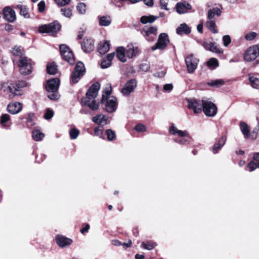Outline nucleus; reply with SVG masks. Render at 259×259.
<instances>
[{
    "label": "nucleus",
    "mask_w": 259,
    "mask_h": 259,
    "mask_svg": "<svg viewBox=\"0 0 259 259\" xmlns=\"http://www.w3.org/2000/svg\"><path fill=\"white\" fill-rule=\"evenodd\" d=\"M100 88L99 83L96 82L93 84L87 91L86 97L81 99L82 104L89 107L92 110H97L99 108V104L96 102L95 99L97 97Z\"/></svg>",
    "instance_id": "nucleus-1"
},
{
    "label": "nucleus",
    "mask_w": 259,
    "mask_h": 259,
    "mask_svg": "<svg viewBox=\"0 0 259 259\" xmlns=\"http://www.w3.org/2000/svg\"><path fill=\"white\" fill-rule=\"evenodd\" d=\"M112 88L111 85H108L103 91L101 103L103 104L106 102L105 109L107 112L113 113L115 112L117 107V98L114 96H111Z\"/></svg>",
    "instance_id": "nucleus-2"
},
{
    "label": "nucleus",
    "mask_w": 259,
    "mask_h": 259,
    "mask_svg": "<svg viewBox=\"0 0 259 259\" xmlns=\"http://www.w3.org/2000/svg\"><path fill=\"white\" fill-rule=\"evenodd\" d=\"M169 132L171 135L175 136L173 140L176 143L183 145L190 144L191 138L187 131L179 130L174 125H172L169 128Z\"/></svg>",
    "instance_id": "nucleus-3"
},
{
    "label": "nucleus",
    "mask_w": 259,
    "mask_h": 259,
    "mask_svg": "<svg viewBox=\"0 0 259 259\" xmlns=\"http://www.w3.org/2000/svg\"><path fill=\"white\" fill-rule=\"evenodd\" d=\"M19 71L23 75L30 74L32 71V61L27 57H22L19 59L18 62Z\"/></svg>",
    "instance_id": "nucleus-4"
},
{
    "label": "nucleus",
    "mask_w": 259,
    "mask_h": 259,
    "mask_svg": "<svg viewBox=\"0 0 259 259\" xmlns=\"http://www.w3.org/2000/svg\"><path fill=\"white\" fill-rule=\"evenodd\" d=\"M27 85V83L25 81L21 80L19 81L16 83H11L10 85H8L4 89V91L9 92L11 93L10 97L14 98L15 96H20L22 95L21 90L23 88Z\"/></svg>",
    "instance_id": "nucleus-5"
},
{
    "label": "nucleus",
    "mask_w": 259,
    "mask_h": 259,
    "mask_svg": "<svg viewBox=\"0 0 259 259\" xmlns=\"http://www.w3.org/2000/svg\"><path fill=\"white\" fill-rule=\"evenodd\" d=\"M84 71L83 64L81 62H77L74 71L71 74L70 82L72 84L77 83L83 75Z\"/></svg>",
    "instance_id": "nucleus-6"
},
{
    "label": "nucleus",
    "mask_w": 259,
    "mask_h": 259,
    "mask_svg": "<svg viewBox=\"0 0 259 259\" xmlns=\"http://www.w3.org/2000/svg\"><path fill=\"white\" fill-rule=\"evenodd\" d=\"M61 25L57 21H54L47 25L40 26L38 31L40 33H47L51 34L56 33L60 29Z\"/></svg>",
    "instance_id": "nucleus-7"
},
{
    "label": "nucleus",
    "mask_w": 259,
    "mask_h": 259,
    "mask_svg": "<svg viewBox=\"0 0 259 259\" xmlns=\"http://www.w3.org/2000/svg\"><path fill=\"white\" fill-rule=\"evenodd\" d=\"M60 53L62 58L69 64L75 63V59L72 51L65 45H61L59 47Z\"/></svg>",
    "instance_id": "nucleus-8"
},
{
    "label": "nucleus",
    "mask_w": 259,
    "mask_h": 259,
    "mask_svg": "<svg viewBox=\"0 0 259 259\" xmlns=\"http://www.w3.org/2000/svg\"><path fill=\"white\" fill-rule=\"evenodd\" d=\"M196 99H187L186 100L188 104V108L193 110L195 114L201 113L202 111L203 101Z\"/></svg>",
    "instance_id": "nucleus-9"
},
{
    "label": "nucleus",
    "mask_w": 259,
    "mask_h": 259,
    "mask_svg": "<svg viewBox=\"0 0 259 259\" xmlns=\"http://www.w3.org/2000/svg\"><path fill=\"white\" fill-rule=\"evenodd\" d=\"M259 56V44L249 47L245 51L244 59L247 62L255 60Z\"/></svg>",
    "instance_id": "nucleus-10"
},
{
    "label": "nucleus",
    "mask_w": 259,
    "mask_h": 259,
    "mask_svg": "<svg viewBox=\"0 0 259 259\" xmlns=\"http://www.w3.org/2000/svg\"><path fill=\"white\" fill-rule=\"evenodd\" d=\"M202 110L206 116L213 117L217 113L218 108L212 102L208 100H204Z\"/></svg>",
    "instance_id": "nucleus-11"
},
{
    "label": "nucleus",
    "mask_w": 259,
    "mask_h": 259,
    "mask_svg": "<svg viewBox=\"0 0 259 259\" xmlns=\"http://www.w3.org/2000/svg\"><path fill=\"white\" fill-rule=\"evenodd\" d=\"M185 61L188 73H194L197 68L199 60L193 54H191L185 58Z\"/></svg>",
    "instance_id": "nucleus-12"
},
{
    "label": "nucleus",
    "mask_w": 259,
    "mask_h": 259,
    "mask_svg": "<svg viewBox=\"0 0 259 259\" xmlns=\"http://www.w3.org/2000/svg\"><path fill=\"white\" fill-rule=\"evenodd\" d=\"M157 32V27L156 26H151L149 28L145 27L141 30V33L149 41L154 40Z\"/></svg>",
    "instance_id": "nucleus-13"
},
{
    "label": "nucleus",
    "mask_w": 259,
    "mask_h": 259,
    "mask_svg": "<svg viewBox=\"0 0 259 259\" xmlns=\"http://www.w3.org/2000/svg\"><path fill=\"white\" fill-rule=\"evenodd\" d=\"M169 41L168 35L165 33H162L159 35L155 45L152 47L151 49L153 51L156 49L163 50L166 48Z\"/></svg>",
    "instance_id": "nucleus-14"
},
{
    "label": "nucleus",
    "mask_w": 259,
    "mask_h": 259,
    "mask_svg": "<svg viewBox=\"0 0 259 259\" xmlns=\"http://www.w3.org/2000/svg\"><path fill=\"white\" fill-rule=\"evenodd\" d=\"M137 85L136 79H132L126 82L121 90V93L124 96H128L132 93Z\"/></svg>",
    "instance_id": "nucleus-15"
},
{
    "label": "nucleus",
    "mask_w": 259,
    "mask_h": 259,
    "mask_svg": "<svg viewBox=\"0 0 259 259\" xmlns=\"http://www.w3.org/2000/svg\"><path fill=\"white\" fill-rule=\"evenodd\" d=\"M4 18L9 22L13 23L16 20L15 11L10 6L5 7L3 10Z\"/></svg>",
    "instance_id": "nucleus-16"
},
{
    "label": "nucleus",
    "mask_w": 259,
    "mask_h": 259,
    "mask_svg": "<svg viewBox=\"0 0 259 259\" xmlns=\"http://www.w3.org/2000/svg\"><path fill=\"white\" fill-rule=\"evenodd\" d=\"M60 84V80L58 78H54L48 81L46 86L48 92H57Z\"/></svg>",
    "instance_id": "nucleus-17"
},
{
    "label": "nucleus",
    "mask_w": 259,
    "mask_h": 259,
    "mask_svg": "<svg viewBox=\"0 0 259 259\" xmlns=\"http://www.w3.org/2000/svg\"><path fill=\"white\" fill-rule=\"evenodd\" d=\"M140 50L138 47L134 44H128L126 50V54L128 58L132 59L139 54Z\"/></svg>",
    "instance_id": "nucleus-18"
},
{
    "label": "nucleus",
    "mask_w": 259,
    "mask_h": 259,
    "mask_svg": "<svg viewBox=\"0 0 259 259\" xmlns=\"http://www.w3.org/2000/svg\"><path fill=\"white\" fill-rule=\"evenodd\" d=\"M22 103L18 102H13L7 106L8 111L12 114H16L19 113L22 109Z\"/></svg>",
    "instance_id": "nucleus-19"
},
{
    "label": "nucleus",
    "mask_w": 259,
    "mask_h": 259,
    "mask_svg": "<svg viewBox=\"0 0 259 259\" xmlns=\"http://www.w3.org/2000/svg\"><path fill=\"white\" fill-rule=\"evenodd\" d=\"M56 241L60 247H65L70 245L72 242L71 239L61 235H57L56 236Z\"/></svg>",
    "instance_id": "nucleus-20"
},
{
    "label": "nucleus",
    "mask_w": 259,
    "mask_h": 259,
    "mask_svg": "<svg viewBox=\"0 0 259 259\" xmlns=\"http://www.w3.org/2000/svg\"><path fill=\"white\" fill-rule=\"evenodd\" d=\"M253 160L254 161H251L246 167V169L250 172L259 167V153L254 154Z\"/></svg>",
    "instance_id": "nucleus-21"
},
{
    "label": "nucleus",
    "mask_w": 259,
    "mask_h": 259,
    "mask_svg": "<svg viewBox=\"0 0 259 259\" xmlns=\"http://www.w3.org/2000/svg\"><path fill=\"white\" fill-rule=\"evenodd\" d=\"M81 48L85 53H90L92 52L95 48L94 42L91 39H84L81 44Z\"/></svg>",
    "instance_id": "nucleus-22"
},
{
    "label": "nucleus",
    "mask_w": 259,
    "mask_h": 259,
    "mask_svg": "<svg viewBox=\"0 0 259 259\" xmlns=\"http://www.w3.org/2000/svg\"><path fill=\"white\" fill-rule=\"evenodd\" d=\"M191 9V5L186 2L178 3L176 5L177 12L179 14L187 13L188 11Z\"/></svg>",
    "instance_id": "nucleus-23"
},
{
    "label": "nucleus",
    "mask_w": 259,
    "mask_h": 259,
    "mask_svg": "<svg viewBox=\"0 0 259 259\" xmlns=\"http://www.w3.org/2000/svg\"><path fill=\"white\" fill-rule=\"evenodd\" d=\"M10 116L8 114H3L1 117L0 124L2 127L8 129L11 125Z\"/></svg>",
    "instance_id": "nucleus-24"
},
{
    "label": "nucleus",
    "mask_w": 259,
    "mask_h": 259,
    "mask_svg": "<svg viewBox=\"0 0 259 259\" xmlns=\"http://www.w3.org/2000/svg\"><path fill=\"white\" fill-rule=\"evenodd\" d=\"M226 141V138L225 137H222L221 138L217 143L214 144L213 146L211 148V150L212 151L213 154H217L218 151L223 147V146L225 144Z\"/></svg>",
    "instance_id": "nucleus-25"
},
{
    "label": "nucleus",
    "mask_w": 259,
    "mask_h": 259,
    "mask_svg": "<svg viewBox=\"0 0 259 259\" xmlns=\"http://www.w3.org/2000/svg\"><path fill=\"white\" fill-rule=\"evenodd\" d=\"M99 24L101 26H108L112 22L111 17L109 15L99 16L98 17Z\"/></svg>",
    "instance_id": "nucleus-26"
},
{
    "label": "nucleus",
    "mask_w": 259,
    "mask_h": 259,
    "mask_svg": "<svg viewBox=\"0 0 259 259\" xmlns=\"http://www.w3.org/2000/svg\"><path fill=\"white\" fill-rule=\"evenodd\" d=\"M110 49L109 41H105L103 42L101 41L98 47V51L101 55H104L107 53Z\"/></svg>",
    "instance_id": "nucleus-27"
},
{
    "label": "nucleus",
    "mask_w": 259,
    "mask_h": 259,
    "mask_svg": "<svg viewBox=\"0 0 259 259\" xmlns=\"http://www.w3.org/2000/svg\"><path fill=\"white\" fill-rule=\"evenodd\" d=\"M15 8L18 9L20 11V15L24 17L25 18L28 19L30 17V14L28 12V8L26 6L18 5L15 7Z\"/></svg>",
    "instance_id": "nucleus-28"
},
{
    "label": "nucleus",
    "mask_w": 259,
    "mask_h": 259,
    "mask_svg": "<svg viewBox=\"0 0 259 259\" xmlns=\"http://www.w3.org/2000/svg\"><path fill=\"white\" fill-rule=\"evenodd\" d=\"M107 117L106 115L99 114L93 118V121L103 126L107 123Z\"/></svg>",
    "instance_id": "nucleus-29"
},
{
    "label": "nucleus",
    "mask_w": 259,
    "mask_h": 259,
    "mask_svg": "<svg viewBox=\"0 0 259 259\" xmlns=\"http://www.w3.org/2000/svg\"><path fill=\"white\" fill-rule=\"evenodd\" d=\"M11 53L14 56L17 57L19 59L26 57L24 55V50L21 46H15L12 48Z\"/></svg>",
    "instance_id": "nucleus-30"
},
{
    "label": "nucleus",
    "mask_w": 259,
    "mask_h": 259,
    "mask_svg": "<svg viewBox=\"0 0 259 259\" xmlns=\"http://www.w3.org/2000/svg\"><path fill=\"white\" fill-rule=\"evenodd\" d=\"M177 33L178 34H188L191 32L189 27L185 23L182 24L177 28Z\"/></svg>",
    "instance_id": "nucleus-31"
},
{
    "label": "nucleus",
    "mask_w": 259,
    "mask_h": 259,
    "mask_svg": "<svg viewBox=\"0 0 259 259\" xmlns=\"http://www.w3.org/2000/svg\"><path fill=\"white\" fill-rule=\"evenodd\" d=\"M221 14V11L218 8H214L209 10L207 13V18L209 20H213L214 17L215 15L217 16H220Z\"/></svg>",
    "instance_id": "nucleus-32"
},
{
    "label": "nucleus",
    "mask_w": 259,
    "mask_h": 259,
    "mask_svg": "<svg viewBox=\"0 0 259 259\" xmlns=\"http://www.w3.org/2000/svg\"><path fill=\"white\" fill-rule=\"evenodd\" d=\"M125 49L123 47H118L116 49V56L118 60L122 62H126V60L125 56Z\"/></svg>",
    "instance_id": "nucleus-33"
},
{
    "label": "nucleus",
    "mask_w": 259,
    "mask_h": 259,
    "mask_svg": "<svg viewBox=\"0 0 259 259\" xmlns=\"http://www.w3.org/2000/svg\"><path fill=\"white\" fill-rule=\"evenodd\" d=\"M157 18V17H155L153 15L143 16L141 17L140 22L144 24L148 23H151L154 22Z\"/></svg>",
    "instance_id": "nucleus-34"
},
{
    "label": "nucleus",
    "mask_w": 259,
    "mask_h": 259,
    "mask_svg": "<svg viewBox=\"0 0 259 259\" xmlns=\"http://www.w3.org/2000/svg\"><path fill=\"white\" fill-rule=\"evenodd\" d=\"M240 128L242 134L245 138L249 136V128L248 125L244 122L240 123Z\"/></svg>",
    "instance_id": "nucleus-35"
},
{
    "label": "nucleus",
    "mask_w": 259,
    "mask_h": 259,
    "mask_svg": "<svg viewBox=\"0 0 259 259\" xmlns=\"http://www.w3.org/2000/svg\"><path fill=\"white\" fill-rule=\"evenodd\" d=\"M32 137L34 141H39L43 139L45 137V135L39 130H36L33 131Z\"/></svg>",
    "instance_id": "nucleus-36"
},
{
    "label": "nucleus",
    "mask_w": 259,
    "mask_h": 259,
    "mask_svg": "<svg viewBox=\"0 0 259 259\" xmlns=\"http://www.w3.org/2000/svg\"><path fill=\"white\" fill-rule=\"evenodd\" d=\"M47 72L50 74H55L57 72V66L55 63H48L47 66Z\"/></svg>",
    "instance_id": "nucleus-37"
},
{
    "label": "nucleus",
    "mask_w": 259,
    "mask_h": 259,
    "mask_svg": "<svg viewBox=\"0 0 259 259\" xmlns=\"http://www.w3.org/2000/svg\"><path fill=\"white\" fill-rule=\"evenodd\" d=\"M225 81H224V80L218 79L210 82H208L207 84L211 87L219 88L223 85Z\"/></svg>",
    "instance_id": "nucleus-38"
},
{
    "label": "nucleus",
    "mask_w": 259,
    "mask_h": 259,
    "mask_svg": "<svg viewBox=\"0 0 259 259\" xmlns=\"http://www.w3.org/2000/svg\"><path fill=\"white\" fill-rule=\"evenodd\" d=\"M205 26L213 33H217L218 32L217 30L215 29V23L214 20H209V21L206 22Z\"/></svg>",
    "instance_id": "nucleus-39"
},
{
    "label": "nucleus",
    "mask_w": 259,
    "mask_h": 259,
    "mask_svg": "<svg viewBox=\"0 0 259 259\" xmlns=\"http://www.w3.org/2000/svg\"><path fill=\"white\" fill-rule=\"evenodd\" d=\"M249 79L251 83V86L254 89H257L259 86V79L256 77L251 76H249Z\"/></svg>",
    "instance_id": "nucleus-40"
},
{
    "label": "nucleus",
    "mask_w": 259,
    "mask_h": 259,
    "mask_svg": "<svg viewBox=\"0 0 259 259\" xmlns=\"http://www.w3.org/2000/svg\"><path fill=\"white\" fill-rule=\"evenodd\" d=\"M156 245L155 243L151 242H143L142 243V247L145 249L147 250H151Z\"/></svg>",
    "instance_id": "nucleus-41"
},
{
    "label": "nucleus",
    "mask_w": 259,
    "mask_h": 259,
    "mask_svg": "<svg viewBox=\"0 0 259 259\" xmlns=\"http://www.w3.org/2000/svg\"><path fill=\"white\" fill-rule=\"evenodd\" d=\"M207 65L209 67L214 68L219 66V62L217 59L212 58L207 61Z\"/></svg>",
    "instance_id": "nucleus-42"
},
{
    "label": "nucleus",
    "mask_w": 259,
    "mask_h": 259,
    "mask_svg": "<svg viewBox=\"0 0 259 259\" xmlns=\"http://www.w3.org/2000/svg\"><path fill=\"white\" fill-rule=\"evenodd\" d=\"M79 134L78 130L73 128L69 131V135L70 139L72 140L76 139Z\"/></svg>",
    "instance_id": "nucleus-43"
},
{
    "label": "nucleus",
    "mask_w": 259,
    "mask_h": 259,
    "mask_svg": "<svg viewBox=\"0 0 259 259\" xmlns=\"http://www.w3.org/2000/svg\"><path fill=\"white\" fill-rule=\"evenodd\" d=\"M105 133L107 135V139L109 141H112L116 138V135L114 132L110 129L107 130Z\"/></svg>",
    "instance_id": "nucleus-44"
},
{
    "label": "nucleus",
    "mask_w": 259,
    "mask_h": 259,
    "mask_svg": "<svg viewBox=\"0 0 259 259\" xmlns=\"http://www.w3.org/2000/svg\"><path fill=\"white\" fill-rule=\"evenodd\" d=\"M257 36V33L255 32H249L247 33L245 36L244 38L247 41H251L253 40Z\"/></svg>",
    "instance_id": "nucleus-45"
},
{
    "label": "nucleus",
    "mask_w": 259,
    "mask_h": 259,
    "mask_svg": "<svg viewBox=\"0 0 259 259\" xmlns=\"http://www.w3.org/2000/svg\"><path fill=\"white\" fill-rule=\"evenodd\" d=\"M76 8L78 12L81 14H84L86 12V5L84 3H79Z\"/></svg>",
    "instance_id": "nucleus-46"
},
{
    "label": "nucleus",
    "mask_w": 259,
    "mask_h": 259,
    "mask_svg": "<svg viewBox=\"0 0 259 259\" xmlns=\"http://www.w3.org/2000/svg\"><path fill=\"white\" fill-rule=\"evenodd\" d=\"M209 51L214 52L217 54H222L223 51L218 46L214 45V43H211V47L209 49Z\"/></svg>",
    "instance_id": "nucleus-47"
},
{
    "label": "nucleus",
    "mask_w": 259,
    "mask_h": 259,
    "mask_svg": "<svg viewBox=\"0 0 259 259\" xmlns=\"http://www.w3.org/2000/svg\"><path fill=\"white\" fill-rule=\"evenodd\" d=\"M61 12L62 15L66 17L69 18L72 16L71 10L69 8H62L61 9Z\"/></svg>",
    "instance_id": "nucleus-48"
},
{
    "label": "nucleus",
    "mask_w": 259,
    "mask_h": 259,
    "mask_svg": "<svg viewBox=\"0 0 259 259\" xmlns=\"http://www.w3.org/2000/svg\"><path fill=\"white\" fill-rule=\"evenodd\" d=\"M49 94L48 95V97L52 100H56L59 99V95L57 92H48Z\"/></svg>",
    "instance_id": "nucleus-49"
},
{
    "label": "nucleus",
    "mask_w": 259,
    "mask_h": 259,
    "mask_svg": "<svg viewBox=\"0 0 259 259\" xmlns=\"http://www.w3.org/2000/svg\"><path fill=\"white\" fill-rule=\"evenodd\" d=\"M134 130L138 132H144L146 131V127L144 124L142 123H139L135 126Z\"/></svg>",
    "instance_id": "nucleus-50"
},
{
    "label": "nucleus",
    "mask_w": 259,
    "mask_h": 259,
    "mask_svg": "<svg viewBox=\"0 0 259 259\" xmlns=\"http://www.w3.org/2000/svg\"><path fill=\"white\" fill-rule=\"evenodd\" d=\"M54 115L53 111L49 108L47 109L46 112L44 115V118L46 119H50L53 117Z\"/></svg>",
    "instance_id": "nucleus-51"
},
{
    "label": "nucleus",
    "mask_w": 259,
    "mask_h": 259,
    "mask_svg": "<svg viewBox=\"0 0 259 259\" xmlns=\"http://www.w3.org/2000/svg\"><path fill=\"white\" fill-rule=\"evenodd\" d=\"M38 11L39 13L44 12L46 8V4L44 1H41L37 5Z\"/></svg>",
    "instance_id": "nucleus-52"
},
{
    "label": "nucleus",
    "mask_w": 259,
    "mask_h": 259,
    "mask_svg": "<svg viewBox=\"0 0 259 259\" xmlns=\"http://www.w3.org/2000/svg\"><path fill=\"white\" fill-rule=\"evenodd\" d=\"M223 44L225 47H227L231 41V37L228 35H224L223 37Z\"/></svg>",
    "instance_id": "nucleus-53"
},
{
    "label": "nucleus",
    "mask_w": 259,
    "mask_h": 259,
    "mask_svg": "<svg viewBox=\"0 0 259 259\" xmlns=\"http://www.w3.org/2000/svg\"><path fill=\"white\" fill-rule=\"evenodd\" d=\"M103 126H100L97 127H96L94 130L95 135L101 137L103 134Z\"/></svg>",
    "instance_id": "nucleus-54"
},
{
    "label": "nucleus",
    "mask_w": 259,
    "mask_h": 259,
    "mask_svg": "<svg viewBox=\"0 0 259 259\" xmlns=\"http://www.w3.org/2000/svg\"><path fill=\"white\" fill-rule=\"evenodd\" d=\"M111 64V62L108 60L107 59L103 60L101 64V66L102 68H107L109 67Z\"/></svg>",
    "instance_id": "nucleus-55"
},
{
    "label": "nucleus",
    "mask_w": 259,
    "mask_h": 259,
    "mask_svg": "<svg viewBox=\"0 0 259 259\" xmlns=\"http://www.w3.org/2000/svg\"><path fill=\"white\" fill-rule=\"evenodd\" d=\"M126 1V0H112V2L116 7L120 8L123 6V2Z\"/></svg>",
    "instance_id": "nucleus-56"
},
{
    "label": "nucleus",
    "mask_w": 259,
    "mask_h": 259,
    "mask_svg": "<svg viewBox=\"0 0 259 259\" xmlns=\"http://www.w3.org/2000/svg\"><path fill=\"white\" fill-rule=\"evenodd\" d=\"M70 0H55L56 3L60 6H65L70 3Z\"/></svg>",
    "instance_id": "nucleus-57"
},
{
    "label": "nucleus",
    "mask_w": 259,
    "mask_h": 259,
    "mask_svg": "<svg viewBox=\"0 0 259 259\" xmlns=\"http://www.w3.org/2000/svg\"><path fill=\"white\" fill-rule=\"evenodd\" d=\"M33 116V114L29 113L28 115V116L27 117L26 120L28 124V125H29V123H30V125L32 126L34 124V123L32 121V116Z\"/></svg>",
    "instance_id": "nucleus-58"
},
{
    "label": "nucleus",
    "mask_w": 259,
    "mask_h": 259,
    "mask_svg": "<svg viewBox=\"0 0 259 259\" xmlns=\"http://www.w3.org/2000/svg\"><path fill=\"white\" fill-rule=\"evenodd\" d=\"M167 3L166 2V0H160V6L161 9L167 10Z\"/></svg>",
    "instance_id": "nucleus-59"
},
{
    "label": "nucleus",
    "mask_w": 259,
    "mask_h": 259,
    "mask_svg": "<svg viewBox=\"0 0 259 259\" xmlns=\"http://www.w3.org/2000/svg\"><path fill=\"white\" fill-rule=\"evenodd\" d=\"M212 42H208L206 41H203L201 43L202 46L204 48V49L206 50L209 51V49L211 47Z\"/></svg>",
    "instance_id": "nucleus-60"
},
{
    "label": "nucleus",
    "mask_w": 259,
    "mask_h": 259,
    "mask_svg": "<svg viewBox=\"0 0 259 259\" xmlns=\"http://www.w3.org/2000/svg\"><path fill=\"white\" fill-rule=\"evenodd\" d=\"M150 68L149 65L148 64H142L141 65V69L145 72L148 71Z\"/></svg>",
    "instance_id": "nucleus-61"
},
{
    "label": "nucleus",
    "mask_w": 259,
    "mask_h": 259,
    "mask_svg": "<svg viewBox=\"0 0 259 259\" xmlns=\"http://www.w3.org/2000/svg\"><path fill=\"white\" fill-rule=\"evenodd\" d=\"M173 86L172 84H166L163 87V90L165 91H170L172 90Z\"/></svg>",
    "instance_id": "nucleus-62"
},
{
    "label": "nucleus",
    "mask_w": 259,
    "mask_h": 259,
    "mask_svg": "<svg viewBox=\"0 0 259 259\" xmlns=\"http://www.w3.org/2000/svg\"><path fill=\"white\" fill-rule=\"evenodd\" d=\"M90 229V225L89 224H87L85 226L81 229L80 232L82 234H84L85 232H88Z\"/></svg>",
    "instance_id": "nucleus-63"
},
{
    "label": "nucleus",
    "mask_w": 259,
    "mask_h": 259,
    "mask_svg": "<svg viewBox=\"0 0 259 259\" xmlns=\"http://www.w3.org/2000/svg\"><path fill=\"white\" fill-rule=\"evenodd\" d=\"M13 29V27L11 24H7L5 25V30L7 31L10 32Z\"/></svg>",
    "instance_id": "nucleus-64"
}]
</instances>
